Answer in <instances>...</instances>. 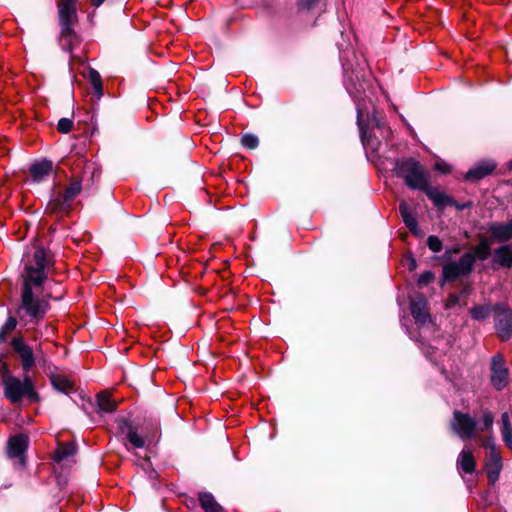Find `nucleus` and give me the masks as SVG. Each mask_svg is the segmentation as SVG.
<instances>
[{"mask_svg": "<svg viewBox=\"0 0 512 512\" xmlns=\"http://www.w3.org/2000/svg\"><path fill=\"white\" fill-rule=\"evenodd\" d=\"M21 302L17 315L25 325L37 324L49 309L50 294L44 290L52 261L43 247L33 246L22 258Z\"/></svg>", "mask_w": 512, "mask_h": 512, "instance_id": "1", "label": "nucleus"}, {"mask_svg": "<svg viewBox=\"0 0 512 512\" xmlns=\"http://www.w3.org/2000/svg\"><path fill=\"white\" fill-rule=\"evenodd\" d=\"M115 423L117 435L124 436L134 448L157 443L161 437L160 424L153 418H116Z\"/></svg>", "mask_w": 512, "mask_h": 512, "instance_id": "2", "label": "nucleus"}, {"mask_svg": "<svg viewBox=\"0 0 512 512\" xmlns=\"http://www.w3.org/2000/svg\"><path fill=\"white\" fill-rule=\"evenodd\" d=\"M3 386L5 397L12 403H18L24 397L34 399L36 392L34 391L32 381L29 376H25L23 380L14 377L8 373L3 376Z\"/></svg>", "mask_w": 512, "mask_h": 512, "instance_id": "3", "label": "nucleus"}, {"mask_svg": "<svg viewBox=\"0 0 512 512\" xmlns=\"http://www.w3.org/2000/svg\"><path fill=\"white\" fill-rule=\"evenodd\" d=\"M397 174L406 185L412 189L424 190L428 186L427 176L423 167L413 159H407L397 164Z\"/></svg>", "mask_w": 512, "mask_h": 512, "instance_id": "4", "label": "nucleus"}, {"mask_svg": "<svg viewBox=\"0 0 512 512\" xmlns=\"http://www.w3.org/2000/svg\"><path fill=\"white\" fill-rule=\"evenodd\" d=\"M476 262L474 253L463 254L458 261H452L443 266V276L446 280H454L460 276L468 275Z\"/></svg>", "mask_w": 512, "mask_h": 512, "instance_id": "5", "label": "nucleus"}, {"mask_svg": "<svg viewBox=\"0 0 512 512\" xmlns=\"http://www.w3.org/2000/svg\"><path fill=\"white\" fill-rule=\"evenodd\" d=\"M29 447V437L26 434L18 433L8 438L6 454L10 459H18V464L24 468L27 464L26 452Z\"/></svg>", "mask_w": 512, "mask_h": 512, "instance_id": "6", "label": "nucleus"}, {"mask_svg": "<svg viewBox=\"0 0 512 512\" xmlns=\"http://www.w3.org/2000/svg\"><path fill=\"white\" fill-rule=\"evenodd\" d=\"M495 329L501 340L512 336V310L503 304L495 307Z\"/></svg>", "mask_w": 512, "mask_h": 512, "instance_id": "7", "label": "nucleus"}, {"mask_svg": "<svg viewBox=\"0 0 512 512\" xmlns=\"http://www.w3.org/2000/svg\"><path fill=\"white\" fill-rule=\"evenodd\" d=\"M502 467L501 455L497 451L495 444H491L485 462L487 480L490 485H494L498 481Z\"/></svg>", "mask_w": 512, "mask_h": 512, "instance_id": "8", "label": "nucleus"}, {"mask_svg": "<svg viewBox=\"0 0 512 512\" xmlns=\"http://www.w3.org/2000/svg\"><path fill=\"white\" fill-rule=\"evenodd\" d=\"M11 345L19 357L23 370L27 373L35 364L33 349L24 341L22 337H16L11 341Z\"/></svg>", "mask_w": 512, "mask_h": 512, "instance_id": "9", "label": "nucleus"}, {"mask_svg": "<svg viewBox=\"0 0 512 512\" xmlns=\"http://www.w3.org/2000/svg\"><path fill=\"white\" fill-rule=\"evenodd\" d=\"M451 428L461 440L467 441L476 436L477 422L475 418H453Z\"/></svg>", "mask_w": 512, "mask_h": 512, "instance_id": "10", "label": "nucleus"}, {"mask_svg": "<svg viewBox=\"0 0 512 512\" xmlns=\"http://www.w3.org/2000/svg\"><path fill=\"white\" fill-rule=\"evenodd\" d=\"M508 370L501 355H495L491 362V382L498 390L507 384Z\"/></svg>", "mask_w": 512, "mask_h": 512, "instance_id": "11", "label": "nucleus"}, {"mask_svg": "<svg viewBox=\"0 0 512 512\" xmlns=\"http://www.w3.org/2000/svg\"><path fill=\"white\" fill-rule=\"evenodd\" d=\"M73 204L66 198L62 190L54 191L47 204L46 210L51 214H66Z\"/></svg>", "mask_w": 512, "mask_h": 512, "instance_id": "12", "label": "nucleus"}, {"mask_svg": "<svg viewBox=\"0 0 512 512\" xmlns=\"http://www.w3.org/2000/svg\"><path fill=\"white\" fill-rule=\"evenodd\" d=\"M411 314L415 321L420 324H426L430 321V315L427 311V302L423 296L417 295L410 302Z\"/></svg>", "mask_w": 512, "mask_h": 512, "instance_id": "13", "label": "nucleus"}, {"mask_svg": "<svg viewBox=\"0 0 512 512\" xmlns=\"http://www.w3.org/2000/svg\"><path fill=\"white\" fill-rule=\"evenodd\" d=\"M118 404L119 400L109 391H101L96 396V405L99 413H114Z\"/></svg>", "mask_w": 512, "mask_h": 512, "instance_id": "14", "label": "nucleus"}, {"mask_svg": "<svg viewBox=\"0 0 512 512\" xmlns=\"http://www.w3.org/2000/svg\"><path fill=\"white\" fill-rule=\"evenodd\" d=\"M488 232L491 233V241L506 242L512 238V221L507 223H491L488 226Z\"/></svg>", "mask_w": 512, "mask_h": 512, "instance_id": "15", "label": "nucleus"}, {"mask_svg": "<svg viewBox=\"0 0 512 512\" xmlns=\"http://www.w3.org/2000/svg\"><path fill=\"white\" fill-rule=\"evenodd\" d=\"M51 383L54 389L66 395H69L76 390L75 382L64 374H53L51 376Z\"/></svg>", "mask_w": 512, "mask_h": 512, "instance_id": "16", "label": "nucleus"}, {"mask_svg": "<svg viewBox=\"0 0 512 512\" xmlns=\"http://www.w3.org/2000/svg\"><path fill=\"white\" fill-rule=\"evenodd\" d=\"M53 169V163L49 160H42L35 162L30 167V174L35 182L42 181L45 177L50 175Z\"/></svg>", "mask_w": 512, "mask_h": 512, "instance_id": "17", "label": "nucleus"}, {"mask_svg": "<svg viewBox=\"0 0 512 512\" xmlns=\"http://www.w3.org/2000/svg\"><path fill=\"white\" fill-rule=\"evenodd\" d=\"M495 167L496 164L492 161L481 162L474 168L470 169L466 173L465 178L471 181L482 179L489 175L495 169Z\"/></svg>", "mask_w": 512, "mask_h": 512, "instance_id": "18", "label": "nucleus"}, {"mask_svg": "<svg viewBox=\"0 0 512 512\" xmlns=\"http://www.w3.org/2000/svg\"><path fill=\"white\" fill-rule=\"evenodd\" d=\"M78 0H60L58 3L59 21H74L76 19V3Z\"/></svg>", "mask_w": 512, "mask_h": 512, "instance_id": "19", "label": "nucleus"}, {"mask_svg": "<svg viewBox=\"0 0 512 512\" xmlns=\"http://www.w3.org/2000/svg\"><path fill=\"white\" fill-rule=\"evenodd\" d=\"M198 500L204 512H225L210 492H199Z\"/></svg>", "mask_w": 512, "mask_h": 512, "instance_id": "20", "label": "nucleus"}, {"mask_svg": "<svg viewBox=\"0 0 512 512\" xmlns=\"http://www.w3.org/2000/svg\"><path fill=\"white\" fill-rule=\"evenodd\" d=\"M400 214L403 222L414 235H420V229L414 215L410 212L408 205L405 201H402L399 205Z\"/></svg>", "mask_w": 512, "mask_h": 512, "instance_id": "21", "label": "nucleus"}, {"mask_svg": "<svg viewBox=\"0 0 512 512\" xmlns=\"http://www.w3.org/2000/svg\"><path fill=\"white\" fill-rule=\"evenodd\" d=\"M458 468L466 474H472L476 468V460L470 450L463 449L457 460Z\"/></svg>", "mask_w": 512, "mask_h": 512, "instance_id": "22", "label": "nucleus"}, {"mask_svg": "<svg viewBox=\"0 0 512 512\" xmlns=\"http://www.w3.org/2000/svg\"><path fill=\"white\" fill-rule=\"evenodd\" d=\"M493 262L505 267H512V249L508 245H503L495 250Z\"/></svg>", "mask_w": 512, "mask_h": 512, "instance_id": "23", "label": "nucleus"}, {"mask_svg": "<svg viewBox=\"0 0 512 512\" xmlns=\"http://www.w3.org/2000/svg\"><path fill=\"white\" fill-rule=\"evenodd\" d=\"M424 190L427 196L433 201L434 205L437 206L438 208H444L445 206L451 203V199L446 194L440 192L436 188L427 186L426 189Z\"/></svg>", "mask_w": 512, "mask_h": 512, "instance_id": "24", "label": "nucleus"}, {"mask_svg": "<svg viewBox=\"0 0 512 512\" xmlns=\"http://www.w3.org/2000/svg\"><path fill=\"white\" fill-rule=\"evenodd\" d=\"M491 240L487 237H481L479 243L473 248L471 253L476 255V260H487L491 254Z\"/></svg>", "mask_w": 512, "mask_h": 512, "instance_id": "25", "label": "nucleus"}, {"mask_svg": "<svg viewBox=\"0 0 512 512\" xmlns=\"http://www.w3.org/2000/svg\"><path fill=\"white\" fill-rule=\"evenodd\" d=\"M76 453V447L72 443L61 444L57 447L53 454V460L56 463H61L70 456Z\"/></svg>", "mask_w": 512, "mask_h": 512, "instance_id": "26", "label": "nucleus"}, {"mask_svg": "<svg viewBox=\"0 0 512 512\" xmlns=\"http://www.w3.org/2000/svg\"><path fill=\"white\" fill-rule=\"evenodd\" d=\"M82 190L81 181L78 178H73L69 185L62 190L66 195V198L73 204L76 197L80 194Z\"/></svg>", "mask_w": 512, "mask_h": 512, "instance_id": "27", "label": "nucleus"}, {"mask_svg": "<svg viewBox=\"0 0 512 512\" xmlns=\"http://www.w3.org/2000/svg\"><path fill=\"white\" fill-rule=\"evenodd\" d=\"M501 433L503 442L512 451V425L510 418H502Z\"/></svg>", "mask_w": 512, "mask_h": 512, "instance_id": "28", "label": "nucleus"}, {"mask_svg": "<svg viewBox=\"0 0 512 512\" xmlns=\"http://www.w3.org/2000/svg\"><path fill=\"white\" fill-rule=\"evenodd\" d=\"M16 325V318L13 316L8 317V319L0 329V344L4 343L7 340V335L15 329Z\"/></svg>", "mask_w": 512, "mask_h": 512, "instance_id": "29", "label": "nucleus"}, {"mask_svg": "<svg viewBox=\"0 0 512 512\" xmlns=\"http://www.w3.org/2000/svg\"><path fill=\"white\" fill-rule=\"evenodd\" d=\"M89 80L95 90L97 98H100L103 93L102 92V81H101L100 74L96 70L90 69Z\"/></svg>", "mask_w": 512, "mask_h": 512, "instance_id": "30", "label": "nucleus"}, {"mask_svg": "<svg viewBox=\"0 0 512 512\" xmlns=\"http://www.w3.org/2000/svg\"><path fill=\"white\" fill-rule=\"evenodd\" d=\"M491 309L487 305H479L471 308L470 314L475 320H484L489 317Z\"/></svg>", "mask_w": 512, "mask_h": 512, "instance_id": "31", "label": "nucleus"}, {"mask_svg": "<svg viewBox=\"0 0 512 512\" xmlns=\"http://www.w3.org/2000/svg\"><path fill=\"white\" fill-rule=\"evenodd\" d=\"M61 26V38L71 39L73 35L74 21H59Z\"/></svg>", "mask_w": 512, "mask_h": 512, "instance_id": "32", "label": "nucleus"}, {"mask_svg": "<svg viewBox=\"0 0 512 512\" xmlns=\"http://www.w3.org/2000/svg\"><path fill=\"white\" fill-rule=\"evenodd\" d=\"M241 143L247 149H255L259 144V140L255 135L245 134L241 139Z\"/></svg>", "mask_w": 512, "mask_h": 512, "instance_id": "33", "label": "nucleus"}, {"mask_svg": "<svg viewBox=\"0 0 512 512\" xmlns=\"http://www.w3.org/2000/svg\"><path fill=\"white\" fill-rule=\"evenodd\" d=\"M427 245L429 249L435 253L440 252L443 248L442 241L437 236L434 235L428 237Z\"/></svg>", "mask_w": 512, "mask_h": 512, "instance_id": "34", "label": "nucleus"}, {"mask_svg": "<svg viewBox=\"0 0 512 512\" xmlns=\"http://www.w3.org/2000/svg\"><path fill=\"white\" fill-rule=\"evenodd\" d=\"M57 128L61 133H68L73 128V121L68 118H61L58 122Z\"/></svg>", "mask_w": 512, "mask_h": 512, "instance_id": "35", "label": "nucleus"}, {"mask_svg": "<svg viewBox=\"0 0 512 512\" xmlns=\"http://www.w3.org/2000/svg\"><path fill=\"white\" fill-rule=\"evenodd\" d=\"M433 279H434L433 273L430 271H425L419 276L417 283L419 286H423V285H427L428 283L432 282Z\"/></svg>", "mask_w": 512, "mask_h": 512, "instance_id": "36", "label": "nucleus"}, {"mask_svg": "<svg viewBox=\"0 0 512 512\" xmlns=\"http://www.w3.org/2000/svg\"><path fill=\"white\" fill-rule=\"evenodd\" d=\"M320 0H299V6L302 9L310 10L316 6Z\"/></svg>", "mask_w": 512, "mask_h": 512, "instance_id": "37", "label": "nucleus"}, {"mask_svg": "<svg viewBox=\"0 0 512 512\" xmlns=\"http://www.w3.org/2000/svg\"><path fill=\"white\" fill-rule=\"evenodd\" d=\"M436 170L442 172V173H449L450 172V166L447 163L444 162H438L435 165Z\"/></svg>", "mask_w": 512, "mask_h": 512, "instance_id": "38", "label": "nucleus"}, {"mask_svg": "<svg viewBox=\"0 0 512 512\" xmlns=\"http://www.w3.org/2000/svg\"><path fill=\"white\" fill-rule=\"evenodd\" d=\"M483 420H484V423H483V427L481 429L486 430L492 426L494 418H483Z\"/></svg>", "mask_w": 512, "mask_h": 512, "instance_id": "39", "label": "nucleus"}, {"mask_svg": "<svg viewBox=\"0 0 512 512\" xmlns=\"http://www.w3.org/2000/svg\"><path fill=\"white\" fill-rule=\"evenodd\" d=\"M491 444H494L493 442V439L490 437L488 438L487 440H483L481 445L488 450V452L490 451V445Z\"/></svg>", "mask_w": 512, "mask_h": 512, "instance_id": "40", "label": "nucleus"}, {"mask_svg": "<svg viewBox=\"0 0 512 512\" xmlns=\"http://www.w3.org/2000/svg\"><path fill=\"white\" fill-rule=\"evenodd\" d=\"M105 0H92V4L96 7L100 6Z\"/></svg>", "mask_w": 512, "mask_h": 512, "instance_id": "41", "label": "nucleus"}, {"mask_svg": "<svg viewBox=\"0 0 512 512\" xmlns=\"http://www.w3.org/2000/svg\"><path fill=\"white\" fill-rule=\"evenodd\" d=\"M361 138H362V142H363V144H364V145H368V140H367V138H366L365 134H363V133H362Z\"/></svg>", "mask_w": 512, "mask_h": 512, "instance_id": "42", "label": "nucleus"}, {"mask_svg": "<svg viewBox=\"0 0 512 512\" xmlns=\"http://www.w3.org/2000/svg\"><path fill=\"white\" fill-rule=\"evenodd\" d=\"M415 267H416V262H415V260H414V259H411L410 269H411V270H412V269H415Z\"/></svg>", "mask_w": 512, "mask_h": 512, "instance_id": "43", "label": "nucleus"}, {"mask_svg": "<svg viewBox=\"0 0 512 512\" xmlns=\"http://www.w3.org/2000/svg\"><path fill=\"white\" fill-rule=\"evenodd\" d=\"M453 416L458 417V416H465V415L458 411H455Z\"/></svg>", "mask_w": 512, "mask_h": 512, "instance_id": "44", "label": "nucleus"}, {"mask_svg": "<svg viewBox=\"0 0 512 512\" xmlns=\"http://www.w3.org/2000/svg\"><path fill=\"white\" fill-rule=\"evenodd\" d=\"M509 168L512 169V160L509 162Z\"/></svg>", "mask_w": 512, "mask_h": 512, "instance_id": "45", "label": "nucleus"}]
</instances>
